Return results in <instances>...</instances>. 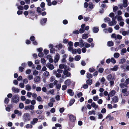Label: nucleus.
Wrapping results in <instances>:
<instances>
[{
  "mask_svg": "<svg viewBox=\"0 0 129 129\" xmlns=\"http://www.w3.org/2000/svg\"><path fill=\"white\" fill-rule=\"evenodd\" d=\"M63 47V45L61 44L60 43L58 45H56L55 46V47L56 48H58V49H60L62 48Z\"/></svg>",
  "mask_w": 129,
  "mask_h": 129,
  "instance_id": "2f4dec72",
  "label": "nucleus"
},
{
  "mask_svg": "<svg viewBox=\"0 0 129 129\" xmlns=\"http://www.w3.org/2000/svg\"><path fill=\"white\" fill-rule=\"evenodd\" d=\"M120 87L122 88H124L125 87H127V85L125 83H121L119 84Z\"/></svg>",
  "mask_w": 129,
  "mask_h": 129,
  "instance_id": "a878e982",
  "label": "nucleus"
},
{
  "mask_svg": "<svg viewBox=\"0 0 129 129\" xmlns=\"http://www.w3.org/2000/svg\"><path fill=\"white\" fill-rule=\"evenodd\" d=\"M19 86L21 88H23L24 87V85L23 83H20L19 84Z\"/></svg>",
  "mask_w": 129,
  "mask_h": 129,
  "instance_id": "e433bc0d",
  "label": "nucleus"
},
{
  "mask_svg": "<svg viewBox=\"0 0 129 129\" xmlns=\"http://www.w3.org/2000/svg\"><path fill=\"white\" fill-rule=\"evenodd\" d=\"M23 120L24 122L29 121L30 120V114L28 113H24L22 116Z\"/></svg>",
  "mask_w": 129,
  "mask_h": 129,
  "instance_id": "f257e3e1",
  "label": "nucleus"
},
{
  "mask_svg": "<svg viewBox=\"0 0 129 129\" xmlns=\"http://www.w3.org/2000/svg\"><path fill=\"white\" fill-rule=\"evenodd\" d=\"M110 19L109 17H106L104 19V21L105 22H107L108 21H110Z\"/></svg>",
  "mask_w": 129,
  "mask_h": 129,
  "instance_id": "49530a36",
  "label": "nucleus"
},
{
  "mask_svg": "<svg viewBox=\"0 0 129 129\" xmlns=\"http://www.w3.org/2000/svg\"><path fill=\"white\" fill-rule=\"evenodd\" d=\"M40 77L39 76H37L35 77L34 80L35 82H38L40 81Z\"/></svg>",
  "mask_w": 129,
  "mask_h": 129,
  "instance_id": "2eb2a0df",
  "label": "nucleus"
},
{
  "mask_svg": "<svg viewBox=\"0 0 129 129\" xmlns=\"http://www.w3.org/2000/svg\"><path fill=\"white\" fill-rule=\"evenodd\" d=\"M52 4L53 5H56L57 4V2L55 0H54L52 2Z\"/></svg>",
  "mask_w": 129,
  "mask_h": 129,
  "instance_id": "774afa93",
  "label": "nucleus"
},
{
  "mask_svg": "<svg viewBox=\"0 0 129 129\" xmlns=\"http://www.w3.org/2000/svg\"><path fill=\"white\" fill-rule=\"evenodd\" d=\"M24 107V104L22 103H20L19 105V107L20 109H23Z\"/></svg>",
  "mask_w": 129,
  "mask_h": 129,
  "instance_id": "de8ad7c7",
  "label": "nucleus"
},
{
  "mask_svg": "<svg viewBox=\"0 0 129 129\" xmlns=\"http://www.w3.org/2000/svg\"><path fill=\"white\" fill-rule=\"evenodd\" d=\"M12 91L15 93H18L19 91V89L18 88H15L13 87L12 88Z\"/></svg>",
  "mask_w": 129,
  "mask_h": 129,
  "instance_id": "f8f14e48",
  "label": "nucleus"
},
{
  "mask_svg": "<svg viewBox=\"0 0 129 129\" xmlns=\"http://www.w3.org/2000/svg\"><path fill=\"white\" fill-rule=\"evenodd\" d=\"M32 93L30 92H28L27 93V95L29 98H30L32 96Z\"/></svg>",
  "mask_w": 129,
  "mask_h": 129,
  "instance_id": "09e8293b",
  "label": "nucleus"
},
{
  "mask_svg": "<svg viewBox=\"0 0 129 129\" xmlns=\"http://www.w3.org/2000/svg\"><path fill=\"white\" fill-rule=\"evenodd\" d=\"M88 113V114L90 115H91L92 114H93L94 115H95L96 114L95 111L94 110L90 111Z\"/></svg>",
  "mask_w": 129,
  "mask_h": 129,
  "instance_id": "cd10ccee",
  "label": "nucleus"
},
{
  "mask_svg": "<svg viewBox=\"0 0 129 129\" xmlns=\"http://www.w3.org/2000/svg\"><path fill=\"white\" fill-rule=\"evenodd\" d=\"M14 113L15 114H17L19 116H21L22 114V113L21 112L19 111L18 110H16L14 111Z\"/></svg>",
  "mask_w": 129,
  "mask_h": 129,
  "instance_id": "f3484780",
  "label": "nucleus"
},
{
  "mask_svg": "<svg viewBox=\"0 0 129 129\" xmlns=\"http://www.w3.org/2000/svg\"><path fill=\"white\" fill-rule=\"evenodd\" d=\"M85 31V30L84 28H81L79 30V33H83Z\"/></svg>",
  "mask_w": 129,
  "mask_h": 129,
  "instance_id": "5fc2aeb1",
  "label": "nucleus"
},
{
  "mask_svg": "<svg viewBox=\"0 0 129 129\" xmlns=\"http://www.w3.org/2000/svg\"><path fill=\"white\" fill-rule=\"evenodd\" d=\"M38 121V119L37 118H34L32 121L30 122V123L32 125H34Z\"/></svg>",
  "mask_w": 129,
  "mask_h": 129,
  "instance_id": "1a4fd4ad",
  "label": "nucleus"
},
{
  "mask_svg": "<svg viewBox=\"0 0 129 129\" xmlns=\"http://www.w3.org/2000/svg\"><path fill=\"white\" fill-rule=\"evenodd\" d=\"M39 72L37 70H35L33 71V74L34 76H36L38 74Z\"/></svg>",
  "mask_w": 129,
  "mask_h": 129,
  "instance_id": "79ce46f5",
  "label": "nucleus"
},
{
  "mask_svg": "<svg viewBox=\"0 0 129 129\" xmlns=\"http://www.w3.org/2000/svg\"><path fill=\"white\" fill-rule=\"evenodd\" d=\"M69 117L70 121L71 122H74L76 120V118L73 115H70Z\"/></svg>",
  "mask_w": 129,
  "mask_h": 129,
  "instance_id": "6e6552de",
  "label": "nucleus"
},
{
  "mask_svg": "<svg viewBox=\"0 0 129 129\" xmlns=\"http://www.w3.org/2000/svg\"><path fill=\"white\" fill-rule=\"evenodd\" d=\"M65 66L64 64H60L59 65V68L60 69H63L64 68V69L65 67V66Z\"/></svg>",
  "mask_w": 129,
  "mask_h": 129,
  "instance_id": "6e6d98bb",
  "label": "nucleus"
},
{
  "mask_svg": "<svg viewBox=\"0 0 129 129\" xmlns=\"http://www.w3.org/2000/svg\"><path fill=\"white\" fill-rule=\"evenodd\" d=\"M25 89L28 91H30L31 89V86L29 84H28L25 86Z\"/></svg>",
  "mask_w": 129,
  "mask_h": 129,
  "instance_id": "dca6fc26",
  "label": "nucleus"
},
{
  "mask_svg": "<svg viewBox=\"0 0 129 129\" xmlns=\"http://www.w3.org/2000/svg\"><path fill=\"white\" fill-rule=\"evenodd\" d=\"M71 83V80L70 79H68L66 80L65 82L64 83L67 85H70Z\"/></svg>",
  "mask_w": 129,
  "mask_h": 129,
  "instance_id": "a211bd4d",
  "label": "nucleus"
},
{
  "mask_svg": "<svg viewBox=\"0 0 129 129\" xmlns=\"http://www.w3.org/2000/svg\"><path fill=\"white\" fill-rule=\"evenodd\" d=\"M12 101L14 103H17L19 100V98L17 95L13 96L12 98Z\"/></svg>",
  "mask_w": 129,
  "mask_h": 129,
  "instance_id": "20e7f679",
  "label": "nucleus"
},
{
  "mask_svg": "<svg viewBox=\"0 0 129 129\" xmlns=\"http://www.w3.org/2000/svg\"><path fill=\"white\" fill-rule=\"evenodd\" d=\"M103 118V115L101 113H99L98 115V119H101Z\"/></svg>",
  "mask_w": 129,
  "mask_h": 129,
  "instance_id": "a18cd8bd",
  "label": "nucleus"
},
{
  "mask_svg": "<svg viewBox=\"0 0 129 129\" xmlns=\"http://www.w3.org/2000/svg\"><path fill=\"white\" fill-rule=\"evenodd\" d=\"M67 70H69V68L66 66L64 68V70L63 72V74L64 75H66L67 77H70L71 74L70 72H69Z\"/></svg>",
  "mask_w": 129,
  "mask_h": 129,
  "instance_id": "7ed1b4c3",
  "label": "nucleus"
},
{
  "mask_svg": "<svg viewBox=\"0 0 129 129\" xmlns=\"http://www.w3.org/2000/svg\"><path fill=\"white\" fill-rule=\"evenodd\" d=\"M79 42H76L74 44V46L75 47H77L78 46H79Z\"/></svg>",
  "mask_w": 129,
  "mask_h": 129,
  "instance_id": "e2e57ef3",
  "label": "nucleus"
},
{
  "mask_svg": "<svg viewBox=\"0 0 129 129\" xmlns=\"http://www.w3.org/2000/svg\"><path fill=\"white\" fill-rule=\"evenodd\" d=\"M9 101V99L7 98H6L4 100V102L6 104L8 103Z\"/></svg>",
  "mask_w": 129,
  "mask_h": 129,
  "instance_id": "bf43d9fd",
  "label": "nucleus"
},
{
  "mask_svg": "<svg viewBox=\"0 0 129 129\" xmlns=\"http://www.w3.org/2000/svg\"><path fill=\"white\" fill-rule=\"evenodd\" d=\"M94 33H97L99 31V28L97 27H94L92 29Z\"/></svg>",
  "mask_w": 129,
  "mask_h": 129,
  "instance_id": "4be33fe9",
  "label": "nucleus"
},
{
  "mask_svg": "<svg viewBox=\"0 0 129 129\" xmlns=\"http://www.w3.org/2000/svg\"><path fill=\"white\" fill-rule=\"evenodd\" d=\"M118 68V66L117 65H115L113 67L111 68L110 70L113 71H115L117 70Z\"/></svg>",
  "mask_w": 129,
  "mask_h": 129,
  "instance_id": "9b49d317",
  "label": "nucleus"
},
{
  "mask_svg": "<svg viewBox=\"0 0 129 129\" xmlns=\"http://www.w3.org/2000/svg\"><path fill=\"white\" fill-rule=\"evenodd\" d=\"M91 105L92 107L94 108L95 110H96L98 107V106L94 102L92 103Z\"/></svg>",
  "mask_w": 129,
  "mask_h": 129,
  "instance_id": "412c9836",
  "label": "nucleus"
},
{
  "mask_svg": "<svg viewBox=\"0 0 129 129\" xmlns=\"http://www.w3.org/2000/svg\"><path fill=\"white\" fill-rule=\"evenodd\" d=\"M55 52V50L54 49L52 48L50 49V52L51 53H54Z\"/></svg>",
  "mask_w": 129,
  "mask_h": 129,
  "instance_id": "338daca9",
  "label": "nucleus"
},
{
  "mask_svg": "<svg viewBox=\"0 0 129 129\" xmlns=\"http://www.w3.org/2000/svg\"><path fill=\"white\" fill-rule=\"evenodd\" d=\"M79 46L81 48L83 47L85 44V43H83V41L81 39L79 41Z\"/></svg>",
  "mask_w": 129,
  "mask_h": 129,
  "instance_id": "ddd939ff",
  "label": "nucleus"
},
{
  "mask_svg": "<svg viewBox=\"0 0 129 129\" xmlns=\"http://www.w3.org/2000/svg\"><path fill=\"white\" fill-rule=\"evenodd\" d=\"M80 59V55H77L75 57V59L76 61H78Z\"/></svg>",
  "mask_w": 129,
  "mask_h": 129,
  "instance_id": "58836bf2",
  "label": "nucleus"
},
{
  "mask_svg": "<svg viewBox=\"0 0 129 129\" xmlns=\"http://www.w3.org/2000/svg\"><path fill=\"white\" fill-rule=\"evenodd\" d=\"M75 101V99H72L70 101L69 103L70 106H71L72 104L74 103Z\"/></svg>",
  "mask_w": 129,
  "mask_h": 129,
  "instance_id": "72a5a7b5",
  "label": "nucleus"
},
{
  "mask_svg": "<svg viewBox=\"0 0 129 129\" xmlns=\"http://www.w3.org/2000/svg\"><path fill=\"white\" fill-rule=\"evenodd\" d=\"M98 70L99 73H102L103 72L104 69L103 68H100L98 69Z\"/></svg>",
  "mask_w": 129,
  "mask_h": 129,
  "instance_id": "4c0bfd02",
  "label": "nucleus"
},
{
  "mask_svg": "<svg viewBox=\"0 0 129 129\" xmlns=\"http://www.w3.org/2000/svg\"><path fill=\"white\" fill-rule=\"evenodd\" d=\"M114 28L115 30H118L119 29L120 27L118 25H116L114 26Z\"/></svg>",
  "mask_w": 129,
  "mask_h": 129,
  "instance_id": "0e129e2a",
  "label": "nucleus"
},
{
  "mask_svg": "<svg viewBox=\"0 0 129 129\" xmlns=\"http://www.w3.org/2000/svg\"><path fill=\"white\" fill-rule=\"evenodd\" d=\"M47 67L51 70H52L54 68V67L53 65L50 63L47 64L46 65Z\"/></svg>",
  "mask_w": 129,
  "mask_h": 129,
  "instance_id": "6ab92c4d",
  "label": "nucleus"
},
{
  "mask_svg": "<svg viewBox=\"0 0 129 129\" xmlns=\"http://www.w3.org/2000/svg\"><path fill=\"white\" fill-rule=\"evenodd\" d=\"M123 7H126L127 5V0H123Z\"/></svg>",
  "mask_w": 129,
  "mask_h": 129,
  "instance_id": "aec40b11",
  "label": "nucleus"
},
{
  "mask_svg": "<svg viewBox=\"0 0 129 129\" xmlns=\"http://www.w3.org/2000/svg\"><path fill=\"white\" fill-rule=\"evenodd\" d=\"M33 76L31 75H29L28 76V78L29 80H31L33 79Z\"/></svg>",
  "mask_w": 129,
  "mask_h": 129,
  "instance_id": "052dcab7",
  "label": "nucleus"
},
{
  "mask_svg": "<svg viewBox=\"0 0 129 129\" xmlns=\"http://www.w3.org/2000/svg\"><path fill=\"white\" fill-rule=\"evenodd\" d=\"M111 62L113 64H115L116 61L115 59L113 58H112L111 59Z\"/></svg>",
  "mask_w": 129,
  "mask_h": 129,
  "instance_id": "37998d69",
  "label": "nucleus"
},
{
  "mask_svg": "<svg viewBox=\"0 0 129 129\" xmlns=\"http://www.w3.org/2000/svg\"><path fill=\"white\" fill-rule=\"evenodd\" d=\"M90 119L91 120H95V117L93 116H91L89 117Z\"/></svg>",
  "mask_w": 129,
  "mask_h": 129,
  "instance_id": "69168bd1",
  "label": "nucleus"
},
{
  "mask_svg": "<svg viewBox=\"0 0 129 129\" xmlns=\"http://www.w3.org/2000/svg\"><path fill=\"white\" fill-rule=\"evenodd\" d=\"M116 93V91L114 90H112L109 93V95L110 97L114 96Z\"/></svg>",
  "mask_w": 129,
  "mask_h": 129,
  "instance_id": "9d476101",
  "label": "nucleus"
},
{
  "mask_svg": "<svg viewBox=\"0 0 129 129\" xmlns=\"http://www.w3.org/2000/svg\"><path fill=\"white\" fill-rule=\"evenodd\" d=\"M117 35L115 33H113L112 34L111 36V37L114 38H115V39H117Z\"/></svg>",
  "mask_w": 129,
  "mask_h": 129,
  "instance_id": "3c124183",
  "label": "nucleus"
},
{
  "mask_svg": "<svg viewBox=\"0 0 129 129\" xmlns=\"http://www.w3.org/2000/svg\"><path fill=\"white\" fill-rule=\"evenodd\" d=\"M41 62L42 64H44L46 62V60L44 58H42L41 60Z\"/></svg>",
  "mask_w": 129,
  "mask_h": 129,
  "instance_id": "13d9d810",
  "label": "nucleus"
},
{
  "mask_svg": "<svg viewBox=\"0 0 129 129\" xmlns=\"http://www.w3.org/2000/svg\"><path fill=\"white\" fill-rule=\"evenodd\" d=\"M120 55L119 53H115L114 55V57L115 58H117L119 57Z\"/></svg>",
  "mask_w": 129,
  "mask_h": 129,
  "instance_id": "473e14b6",
  "label": "nucleus"
},
{
  "mask_svg": "<svg viewBox=\"0 0 129 129\" xmlns=\"http://www.w3.org/2000/svg\"><path fill=\"white\" fill-rule=\"evenodd\" d=\"M88 6L89 10H91L93 8L94 5L93 3H90L88 5Z\"/></svg>",
  "mask_w": 129,
  "mask_h": 129,
  "instance_id": "5701e85b",
  "label": "nucleus"
},
{
  "mask_svg": "<svg viewBox=\"0 0 129 129\" xmlns=\"http://www.w3.org/2000/svg\"><path fill=\"white\" fill-rule=\"evenodd\" d=\"M25 126H26V128L27 129H28L29 128H30V129H31L33 127V126L31 124H27Z\"/></svg>",
  "mask_w": 129,
  "mask_h": 129,
  "instance_id": "c756f323",
  "label": "nucleus"
},
{
  "mask_svg": "<svg viewBox=\"0 0 129 129\" xmlns=\"http://www.w3.org/2000/svg\"><path fill=\"white\" fill-rule=\"evenodd\" d=\"M88 35L87 34H84L82 36V38L83 39H86L88 38Z\"/></svg>",
  "mask_w": 129,
  "mask_h": 129,
  "instance_id": "c85d7f7f",
  "label": "nucleus"
},
{
  "mask_svg": "<svg viewBox=\"0 0 129 129\" xmlns=\"http://www.w3.org/2000/svg\"><path fill=\"white\" fill-rule=\"evenodd\" d=\"M126 61L125 58H123L120 59L119 61V63L120 64H123Z\"/></svg>",
  "mask_w": 129,
  "mask_h": 129,
  "instance_id": "b1692460",
  "label": "nucleus"
},
{
  "mask_svg": "<svg viewBox=\"0 0 129 129\" xmlns=\"http://www.w3.org/2000/svg\"><path fill=\"white\" fill-rule=\"evenodd\" d=\"M49 73L48 72L45 71L43 73V75L44 76L47 77L49 75Z\"/></svg>",
  "mask_w": 129,
  "mask_h": 129,
  "instance_id": "ea45409f",
  "label": "nucleus"
},
{
  "mask_svg": "<svg viewBox=\"0 0 129 129\" xmlns=\"http://www.w3.org/2000/svg\"><path fill=\"white\" fill-rule=\"evenodd\" d=\"M68 93L70 95L73 96L74 95V93L72 92V90L71 89H69L68 91Z\"/></svg>",
  "mask_w": 129,
  "mask_h": 129,
  "instance_id": "7c9ffc66",
  "label": "nucleus"
},
{
  "mask_svg": "<svg viewBox=\"0 0 129 129\" xmlns=\"http://www.w3.org/2000/svg\"><path fill=\"white\" fill-rule=\"evenodd\" d=\"M117 15L116 16L112 18V21L109 22L108 23V24L110 26H112L115 25L117 23L116 19L117 18Z\"/></svg>",
  "mask_w": 129,
  "mask_h": 129,
  "instance_id": "f03ea898",
  "label": "nucleus"
},
{
  "mask_svg": "<svg viewBox=\"0 0 129 129\" xmlns=\"http://www.w3.org/2000/svg\"><path fill=\"white\" fill-rule=\"evenodd\" d=\"M31 72V70L30 69H28L26 70V73L27 74H30Z\"/></svg>",
  "mask_w": 129,
  "mask_h": 129,
  "instance_id": "680f3d73",
  "label": "nucleus"
},
{
  "mask_svg": "<svg viewBox=\"0 0 129 129\" xmlns=\"http://www.w3.org/2000/svg\"><path fill=\"white\" fill-rule=\"evenodd\" d=\"M126 52V50L125 48H124L122 49L121 54L122 55H123V54Z\"/></svg>",
  "mask_w": 129,
  "mask_h": 129,
  "instance_id": "f704fd0d",
  "label": "nucleus"
},
{
  "mask_svg": "<svg viewBox=\"0 0 129 129\" xmlns=\"http://www.w3.org/2000/svg\"><path fill=\"white\" fill-rule=\"evenodd\" d=\"M112 100L114 102L116 103L118 102V98L117 97L115 96L113 98Z\"/></svg>",
  "mask_w": 129,
  "mask_h": 129,
  "instance_id": "393cba45",
  "label": "nucleus"
},
{
  "mask_svg": "<svg viewBox=\"0 0 129 129\" xmlns=\"http://www.w3.org/2000/svg\"><path fill=\"white\" fill-rule=\"evenodd\" d=\"M84 46L86 48H89L90 47L91 45L90 44L87 43H85Z\"/></svg>",
  "mask_w": 129,
  "mask_h": 129,
  "instance_id": "864d4df0",
  "label": "nucleus"
},
{
  "mask_svg": "<svg viewBox=\"0 0 129 129\" xmlns=\"http://www.w3.org/2000/svg\"><path fill=\"white\" fill-rule=\"evenodd\" d=\"M43 111L41 110H37L36 111V112L38 114H41L42 113Z\"/></svg>",
  "mask_w": 129,
  "mask_h": 129,
  "instance_id": "8fccbe9b",
  "label": "nucleus"
},
{
  "mask_svg": "<svg viewBox=\"0 0 129 129\" xmlns=\"http://www.w3.org/2000/svg\"><path fill=\"white\" fill-rule=\"evenodd\" d=\"M46 58L47 59L49 60L50 62L52 63L53 62V59H52V57L50 55H48Z\"/></svg>",
  "mask_w": 129,
  "mask_h": 129,
  "instance_id": "0eeeda50",
  "label": "nucleus"
},
{
  "mask_svg": "<svg viewBox=\"0 0 129 129\" xmlns=\"http://www.w3.org/2000/svg\"><path fill=\"white\" fill-rule=\"evenodd\" d=\"M108 46H111L113 45V43L112 41H110L108 42L107 43Z\"/></svg>",
  "mask_w": 129,
  "mask_h": 129,
  "instance_id": "c9c22d12",
  "label": "nucleus"
},
{
  "mask_svg": "<svg viewBox=\"0 0 129 129\" xmlns=\"http://www.w3.org/2000/svg\"><path fill=\"white\" fill-rule=\"evenodd\" d=\"M60 56L59 54L58 53H56V55L54 57V62L55 63L57 62L59 59Z\"/></svg>",
  "mask_w": 129,
  "mask_h": 129,
  "instance_id": "39448f33",
  "label": "nucleus"
},
{
  "mask_svg": "<svg viewBox=\"0 0 129 129\" xmlns=\"http://www.w3.org/2000/svg\"><path fill=\"white\" fill-rule=\"evenodd\" d=\"M106 78L109 81L114 80H115L114 77L112 76L111 74L108 75L107 76Z\"/></svg>",
  "mask_w": 129,
  "mask_h": 129,
  "instance_id": "423d86ee",
  "label": "nucleus"
},
{
  "mask_svg": "<svg viewBox=\"0 0 129 129\" xmlns=\"http://www.w3.org/2000/svg\"><path fill=\"white\" fill-rule=\"evenodd\" d=\"M47 21V18H43L41 20L40 23L42 25H44L46 23V22Z\"/></svg>",
  "mask_w": 129,
  "mask_h": 129,
  "instance_id": "4468645a",
  "label": "nucleus"
},
{
  "mask_svg": "<svg viewBox=\"0 0 129 129\" xmlns=\"http://www.w3.org/2000/svg\"><path fill=\"white\" fill-rule=\"evenodd\" d=\"M86 82L89 85H90L92 83V81L91 80L89 79Z\"/></svg>",
  "mask_w": 129,
  "mask_h": 129,
  "instance_id": "a19ab883",
  "label": "nucleus"
},
{
  "mask_svg": "<svg viewBox=\"0 0 129 129\" xmlns=\"http://www.w3.org/2000/svg\"><path fill=\"white\" fill-rule=\"evenodd\" d=\"M126 64H124L121 65L120 67L124 71H126Z\"/></svg>",
  "mask_w": 129,
  "mask_h": 129,
  "instance_id": "bb28decb",
  "label": "nucleus"
},
{
  "mask_svg": "<svg viewBox=\"0 0 129 129\" xmlns=\"http://www.w3.org/2000/svg\"><path fill=\"white\" fill-rule=\"evenodd\" d=\"M87 77L88 78H91L92 77V74L90 73H87Z\"/></svg>",
  "mask_w": 129,
  "mask_h": 129,
  "instance_id": "603ef678",
  "label": "nucleus"
},
{
  "mask_svg": "<svg viewBox=\"0 0 129 129\" xmlns=\"http://www.w3.org/2000/svg\"><path fill=\"white\" fill-rule=\"evenodd\" d=\"M106 109L105 108H103L102 109L101 112L102 113H105L106 112Z\"/></svg>",
  "mask_w": 129,
  "mask_h": 129,
  "instance_id": "4d7b16f0",
  "label": "nucleus"
},
{
  "mask_svg": "<svg viewBox=\"0 0 129 129\" xmlns=\"http://www.w3.org/2000/svg\"><path fill=\"white\" fill-rule=\"evenodd\" d=\"M117 20L118 21H122L123 20L122 17L121 16H119L118 17H117Z\"/></svg>",
  "mask_w": 129,
  "mask_h": 129,
  "instance_id": "c03bdc74",
  "label": "nucleus"
}]
</instances>
